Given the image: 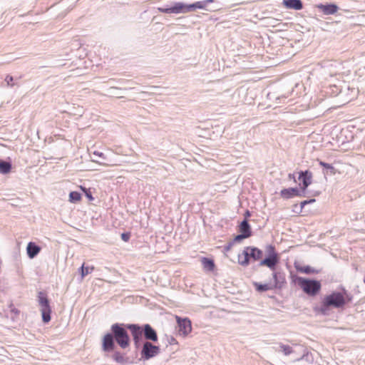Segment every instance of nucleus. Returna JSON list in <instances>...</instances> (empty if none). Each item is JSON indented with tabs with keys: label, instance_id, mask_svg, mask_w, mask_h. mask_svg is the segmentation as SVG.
<instances>
[{
	"label": "nucleus",
	"instance_id": "nucleus-43",
	"mask_svg": "<svg viewBox=\"0 0 365 365\" xmlns=\"http://www.w3.org/2000/svg\"><path fill=\"white\" fill-rule=\"evenodd\" d=\"M110 89H120V88L118 87L113 86V87H110Z\"/></svg>",
	"mask_w": 365,
	"mask_h": 365
},
{
	"label": "nucleus",
	"instance_id": "nucleus-14",
	"mask_svg": "<svg viewBox=\"0 0 365 365\" xmlns=\"http://www.w3.org/2000/svg\"><path fill=\"white\" fill-rule=\"evenodd\" d=\"M317 8L325 15H331L337 12L339 7L335 4L317 5Z\"/></svg>",
	"mask_w": 365,
	"mask_h": 365
},
{
	"label": "nucleus",
	"instance_id": "nucleus-32",
	"mask_svg": "<svg viewBox=\"0 0 365 365\" xmlns=\"http://www.w3.org/2000/svg\"><path fill=\"white\" fill-rule=\"evenodd\" d=\"M196 9H203L207 6L204 1H200L195 2Z\"/></svg>",
	"mask_w": 365,
	"mask_h": 365
},
{
	"label": "nucleus",
	"instance_id": "nucleus-27",
	"mask_svg": "<svg viewBox=\"0 0 365 365\" xmlns=\"http://www.w3.org/2000/svg\"><path fill=\"white\" fill-rule=\"evenodd\" d=\"M93 267H84V264H83L80 268L81 277L83 278L84 277L88 275L89 273L91 272L92 270H93Z\"/></svg>",
	"mask_w": 365,
	"mask_h": 365
},
{
	"label": "nucleus",
	"instance_id": "nucleus-42",
	"mask_svg": "<svg viewBox=\"0 0 365 365\" xmlns=\"http://www.w3.org/2000/svg\"><path fill=\"white\" fill-rule=\"evenodd\" d=\"M176 343V340L175 339H174L173 337L171 338L170 341V344H175Z\"/></svg>",
	"mask_w": 365,
	"mask_h": 365
},
{
	"label": "nucleus",
	"instance_id": "nucleus-35",
	"mask_svg": "<svg viewBox=\"0 0 365 365\" xmlns=\"http://www.w3.org/2000/svg\"><path fill=\"white\" fill-rule=\"evenodd\" d=\"M314 202H315V199H311L309 200H304V201L301 202V203H300L301 209H302L306 205L312 203Z\"/></svg>",
	"mask_w": 365,
	"mask_h": 365
},
{
	"label": "nucleus",
	"instance_id": "nucleus-6",
	"mask_svg": "<svg viewBox=\"0 0 365 365\" xmlns=\"http://www.w3.org/2000/svg\"><path fill=\"white\" fill-rule=\"evenodd\" d=\"M38 302L39 305L41 306L43 322L47 323L51 320V309L48 299L46 296L43 295L42 292L39 293Z\"/></svg>",
	"mask_w": 365,
	"mask_h": 365
},
{
	"label": "nucleus",
	"instance_id": "nucleus-4",
	"mask_svg": "<svg viewBox=\"0 0 365 365\" xmlns=\"http://www.w3.org/2000/svg\"><path fill=\"white\" fill-rule=\"evenodd\" d=\"M265 252L267 256L260 261L259 265L266 266L274 271L275 269L276 265L279 263V255L275 250L274 246L272 245H268L266 246Z\"/></svg>",
	"mask_w": 365,
	"mask_h": 365
},
{
	"label": "nucleus",
	"instance_id": "nucleus-16",
	"mask_svg": "<svg viewBox=\"0 0 365 365\" xmlns=\"http://www.w3.org/2000/svg\"><path fill=\"white\" fill-rule=\"evenodd\" d=\"M41 251V247L35 242H30L27 245L26 252L30 259L34 258Z\"/></svg>",
	"mask_w": 365,
	"mask_h": 365
},
{
	"label": "nucleus",
	"instance_id": "nucleus-7",
	"mask_svg": "<svg viewBox=\"0 0 365 365\" xmlns=\"http://www.w3.org/2000/svg\"><path fill=\"white\" fill-rule=\"evenodd\" d=\"M160 353V348L153 345L150 341H145L143 344V349L140 352L141 358L144 360H148Z\"/></svg>",
	"mask_w": 365,
	"mask_h": 365
},
{
	"label": "nucleus",
	"instance_id": "nucleus-13",
	"mask_svg": "<svg viewBox=\"0 0 365 365\" xmlns=\"http://www.w3.org/2000/svg\"><path fill=\"white\" fill-rule=\"evenodd\" d=\"M141 327L143 329V334L144 335L145 339L152 341H158L157 332L150 324H146Z\"/></svg>",
	"mask_w": 365,
	"mask_h": 365
},
{
	"label": "nucleus",
	"instance_id": "nucleus-38",
	"mask_svg": "<svg viewBox=\"0 0 365 365\" xmlns=\"http://www.w3.org/2000/svg\"><path fill=\"white\" fill-rule=\"evenodd\" d=\"M86 197L90 200H93V197L91 195V192L90 191L88 192H86Z\"/></svg>",
	"mask_w": 365,
	"mask_h": 365
},
{
	"label": "nucleus",
	"instance_id": "nucleus-26",
	"mask_svg": "<svg viewBox=\"0 0 365 365\" xmlns=\"http://www.w3.org/2000/svg\"><path fill=\"white\" fill-rule=\"evenodd\" d=\"M69 198L71 202H75L81 200V195L78 192L72 191L69 194Z\"/></svg>",
	"mask_w": 365,
	"mask_h": 365
},
{
	"label": "nucleus",
	"instance_id": "nucleus-30",
	"mask_svg": "<svg viewBox=\"0 0 365 365\" xmlns=\"http://www.w3.org/2000/svg\"><path fill=\"white\" fill-rule=\"evenodd\" d=\"M343 298L345 299V304L346 303H349V302H351L352 301V299H353V296L352 294H351L350 293L347 292L345 289H344V292H343Z\"/></svg>",
	"mask_w": 365,
	"mask_h": 365
},
{
	"label": "nucleus",
	"instance_id": "nucleus-17",
	"mask_svg": "<svg viewBox=\"0 0 365 365\" xmlns=\"http://www.w3.org/2000/svg\"><path fill=\"white\" fill-rule=\"evenodd\" d=\"M239 232L241 234L245 235L247 237H250L252 236V230L251 227L248 222V220L247 219H245L241 222V223L239 225Z\"/></svg>",
	"mask_w": 365,
	"mask_h": 365
},
{
	"label": "nucleus",
	"instance_id": "nucleus-5",
	"mask_svg": "<svg viewBox=\"0 0 365 365\" xmlns=\"http://www.w3.org/2000/svg\"><path fill=\"white\" fill-rule=\"evenodd\" d=\"M325 305L339 309L345 305V299L343 298V294L339 292H333L331 294L327 295L324 298Z\"/></svg>",
	"mask_w": 365,
	"mask_h": 365
},
{
	"label": "nucleus",
	"instance_id": "nucleus-20",
	"mask_svg": "<svg viewBox=\"0 0 365 365\" xmlns=\"http://www.w3.org/2000/svg\"><path fill=\"white\" fill-rule=\"evenodd\" d=\"M275 351L282 352L285 356H288L292 353V348L289 346L282 343L279 344L277 347H274Z\"/></svg>",
	"mask_w": 365,
	"mask_h": 365
},
{
	"label": "nucleus",
	"instance_id": "nucleus-18",
	"mask_svg": "<svg viewBox=\"0 0 365 365\" xmlns=\"http://www.w3.org/2000/svg\"><path fill=\"white\" fill-rule=\"evenodd\" d=\"M182 9V5L178 4V2L175 3L174 6L169 8H158V10L165 14H180V9Z\"/></svg>",
	"mask_w": 365,
	"mask_h": 365
},
{
	"label": "nucleus",
	"instance_id": "nucleus-11",
	"mask_svg": "<svg viewBox=\"0 0 365 365\" xmlns=\"http://www.w3.org/2000/svg\"><path fill=\"white\" fill-rule=\"evenodd\" d=\"M280 195L284 199H289L294 196L304 197L305 194L300 191L297 187L285 188L281 190Z\"/></svg>",
	"mask_w": 365,
	"mask_h": 365
},
{
	"label": "nucleus",
	"instance_id": "nucleus-41",
	"mask_svg": "<svg viewBox=\"0 0 365 365\" xmlns=\"http://www.w3.org/2000/svg\"><path fill=\"white\" fill-rule=\"evenodd\" d=\"M288 177H289V179H293L294 181H296L294 174H291L290 173V174H289Z\"/></svg>",
	"mask_w": 365,
	"mask_h": 365
},
{
	"label": "nucleus",
	"instance_id": "nucleus-9",
	"mask_svg": "<svg viewBox=\"0 0 365 365\" xmlns=\"http://www.w3.org/2000/svg\"><path fill=\"white\" fill-rule=\"evenodd\" d=\"M178 332L180 335L187 336L192 330L191 322L187 318L181 319L177 317Z\"/></svg>",
	"mask_w": 365,
	"mask_h": 365
},
{
	"label": "nucleus",
	"instance_id": "nucleus-21",
	"mask_svg": "<svg viewBox=\"0 0 365 365\" xmlns=\"http://www.w3.org/2000/svg\"><path fill=\"white\" fill-rule=\"evenodd\" d=\"M202 264L203 266V268L207 271H213L215 269V262L212 259L207 258V257H202Z\"/></svg>",
	"mask_w": 365,
	"mask_h": 365
},
{
	"label": "nucleus",
	"instance_id": "nucleus-28",
	"mask_svg": "<svg viewBox=\"0 0 365 365\" xmlns=\"http://www.w3.org/2000/svg\"><path fill=\"white\" fill-rule=\"evenodd\" d=\"M330 307L329 305H325V299H324L323 301H322V304L319 308V312L324 314V315H327L328 314V312H329V308Z\"/></svg>",
	"mask_w": 365,
	"mask_h": 365
},
{
	"label": "nucleus",
	"instance_id": "nucleus-15",
	"mask_svg": "<svg viewBox=\"0 0 365 365\" xmlns=\"http://www.w3.org/2000/svg\"><path fill=\"white\" fill-rule=\"evenodd\" d=\"M282 5L287 9L294 10H301L303 8V4L301 0H283Z\"/></svg>",
	"mask_w": 365,
	"mask_h": 365
},
{
	"label": "nucleus",
	"instance_id": "nucleus-3",
	"mask_svg": "<svg viewBox=\"0 0 365 365\" xmlns=\"http://www.w3.org/2000/svg\"><path fill=\"white\" fill-rule=\"evenodd\" d=\"M298 284L309 296H316L321 289V283L315 279H308L302 277L297 278Z\"/></svg>",
	"mask_w": 365,
	"mask_h": 365
},
{
	"label": "nucleus",
	"instance_id": "nucleus-34",
	"mask_svg": "<svg viewBox=\"0 0 365 365\" xmlns=\"http://www.w3.org/2000/svg\"><path fill=\"white\" fill-rule=\"evenodd\" d=\"M14 81V78L11 76L7 75L5 81L6 82L8 86H13L14 84L12 83V81Z\"/></svg>",
	"mask_w": 365,
	"mask_h": 365
},
{
	"label": "nucleus",
	"instance_id": "nucleus-19",
	"mask_svg": "<svg viewBox=\"0 0 365 365\" xmlns=\"http://www.w3.org/2000/svg\"><path fill=\"white\" fill-rule=\"evenodd\" d=\"M253 285L255 289L259 292H263L274 289L272 283L269 284H261L259 282H253Z\"/></svg>",
	"mask_w": 365,
	"mask_h": 365
},
{
	"label": "nucleus",
	"instance_id": "nucleus-40",
	"mask_svg": "<svg viewBox=\"0 0 365 365\" xmlns=\"http://www.w3.org/2000/svg\"><path fill=\"white\" fill-rule=\"evenodd\" d=\"M204 1L205 2L206 6H207L208 4L214 2L215 0H204Z\"/></svg>",
	"mask_w": 365,
	"mask_h": 365
},
{
	"label": "nucleus",
	"instance_id": "nucleus-29",
	"mask_svg": "<svg viewBox=\"0 0 365 365\" xmlns=\"http://www.w3.org/2000/svg\"><path fill=\"white\" fill-rule=\"evenodd\" d=\"M113 359L118 363H122L124 361L123 355L119 351H115L113 355Z\"/></svg>",
	"mask_w": 365,
	"mask_h": 365
},
{
	"label": "nucleus",
	"instance_id": "nucleus-31",
	"mask_svg": "<svg viewBox=\"0 0 365 365\" xmlns=\"http://www.w3.org/2000/svg\"><path fill=\"white\" fill-rule=\"evenodd\" d=\"M248 238L245 235L240 234L235 237V238L232 240L235 243L240 242L242 240Z\"/></svg>",
	"mask_w": 365,
	"mask_h": 365
},
{
	"label": "nucleus",
	"instance_id": "nucleus-12",
	"mask_svg": "<svg viewBox=\"0 0 365 365\" xmlns=\"http://www.w3.org/2000/svg\"><path fill=\"white\" fill-rule=\"evenodd\" d=\"M312 179V173L309 170L301 171L299 175V180L302 182V190L305 194V191L308 186L311 185Z\"/></svg>",
	"mask_w": 365,
	"mask_h": 365
},
{
	"label": "nucleus",
	"instance_id": "nucleus-23",
	"mask_svg": "<svg viewBox=\"0 0 365 365\" xmlns=\"http://www.w3.org/2000/svg\"><path fill=\"white\" fill-rule=\"evenodd\" d=\"M178 4L182 5V9H180V14H185L187 12H190L195 11L196 9L195 2L191 4H185L182 2H178Z\"/></svg>",
	"mask_w": 365,
	"mask_h": 365
},
{
	"label": "nucleus",
	"instance_id": "nucleus-33",
	"mask_svg": "<svg viewBox=\"0 0 365 365\" xmlns=\"http://www.w3.org/2000/svg\"><path fill=\"white\" fill-rule=\"evenodd\" d=\"M130 232H123L121 234V239L124 242H128L130 240Z\"/></svg>",
	"mask_w": 365,
	"mask_h": 365
},
{
	"label": "nucleus",
	"instance_id": "nucleus-2",
	"mask_svg": "<svg viewBox=\"0 0 365 365\" xmlns=\"http://www.w3.org/2000/svg\"><path fill=\"white\" fill-rule=\"evenodd\" d=\"M263 252L255 247H246L241 255H238V263L247 267L250 264V259L257 261L262 259Z\"/></svg>",
	"mask_w": 365,
	"mask_h": 365
},
{
	"label": "nucleus",
	"instance_id": "nucleus-1",
	"mask_svg": "<svg viewBox=\"0 0 365 365\" xmlns=\"http://www.w3.org/2000/svg\"><path fill=\"white\" fill-rule=\"evenodd\" d=\"M127 324L115 323L110 327V332L104 335L102 341V349L104 351H113L115 341L122 349H126L130 345V336L128 333Z\"/></svg>",
	"mask_w": 365,
	"mask_h": 365
},
{
	"label": "nucleus",
	"instance_id": "nucleus-25",
	"mask_svg": "<svg viewBox=\"0 0 365 365\" xmlns=\"http://www.w3.org/2000/svg\"><path fill=\"white\" fill-rule=\"evenodd\" d=\"M317 161L319 162V164L321 166H322L324 168L327 170V173H328V171H329L330 174H335V168L332 165L324 163L319 160H317Z\"/></svg>",
	"mask_w": 365,
	"mask_h": 365
},
{
	"label": "nucleus",
	"instance_id": "nucleus-39",
	"mask_svg": "<svg viewBox=\"0 0 365 365\" xmlns=\"http://www.w3.org/2000/svg\"><path fill=\"white\" fill-rule=\"evenodd\" d=\"M251 213L249 210H247L245 213V219H247V217H250Z\"/></svg>",
	"mask_w": 365,
	"mask_h": 365
},
{
	"label": "nucleus",
	"instance_id": "nucleus-22",
	"mask_svg": "<svg viewBox=\"0 0 365 365\" xmlns=\"http://www.w3.org/2000/svg\"><path fill=\"white\" fill-rule=\"evenodd\" d=\"M11 170V164L9 162L0 160V173L7 174Z\"/></svg>",
	"mask_w": 365,
	"mask_h": 365
},
{
	"label": "nucleus",
	"instance_id": "nucleus-10",
	"mask_svg": "<svg viewBox=\"0 0 365 365\" xmlns=\"http://www.w3.org/2000/svg\"><path fill=\"white\" fill-rule=\"evenodd\" d=\"M274 282L272 283L274 289H282L286 284L285 274L283 272L277 271L272 273Z\"/></svg>",
	"mask_w": 365,
	"mask_h": 365
},
{
	"label": "nucleus",
	"instance_id": "nucleus-8",
	"mask_svg": "<svg viewBox=\"0 0 365 365\" xmlns=\"http://www.w3.org/2000/svg\"><path fill=\"white\" fill-rule=\"evenodd\" d=\"M126 327L131 332L135 348L138 349L143 340L142 327L136 324H127Z\"/></svg>",
	"mask_w": 365,
	"mask_h": 365
},
{
	"label": "nucleus",
	"instance_id": "nucleus-36",
	"mask_svg": "<svg viewBox=\"0 0 365 365\" xmlns=\"http://www.w3.org/2000/svg\"><path fill=\"white\" fill-rule=\"evenodd\" d=\"M234 245H235V244H234V242H232V241H231V242H228V243H227L226 245H225V247H224V250H225V251H226V252L230 251Z\"/></svg>",
	"mask_w": 365,
	"mask_h": 365
},
{
	"label": "nucleus",
	"instance_id": "nucleus-37",
	"mask_svg": "<svg viewBox=\"0 0 365 365\" xmlns=\"http://www.w3.org/2000/svg\"><path fill=\"white\" fill-rule=\"evenodd\" d=\"M93 155H97V156H98V157H100V158H103V159H105L104 154H103V153H101V152H99V151H95V152L93 153Z\"/></svg>",
	"mask_w": 365,
	"mask_h": 365
},
{
	"label": "nucleus",
	"instance_id": "nucleus-24",
	"mask_svg": "<svg viewBox=\"0 0 365 365\" xmlns=\"http://www.w3.org/2000/svg\"><path fill=\"white\" fill-rule=\"evenodd\" d=\"M297 269L301 272L305 273V274H317L319 273V271L314 269L313 267L310 266H304L300 267H297Z\"/></svg>",
	"mask_w": 365,
	"mask_h": 365
}]
</instances>
